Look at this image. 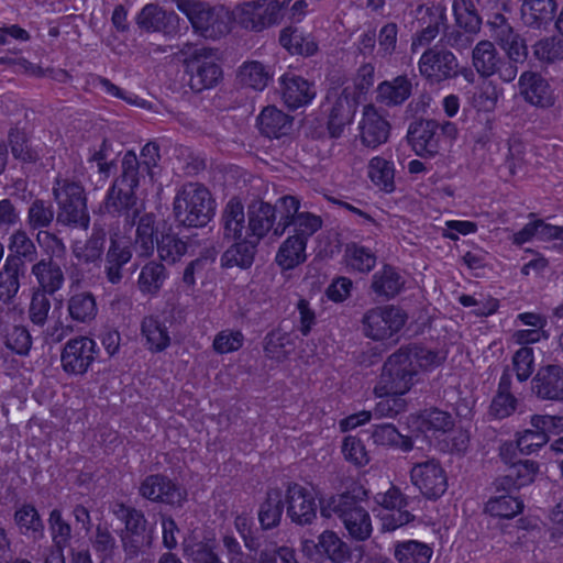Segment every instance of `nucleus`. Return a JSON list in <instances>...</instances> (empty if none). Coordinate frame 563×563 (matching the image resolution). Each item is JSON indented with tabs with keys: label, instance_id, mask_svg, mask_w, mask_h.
<instances>
[{
	"label": "nucleus",
	"instance_id": "nucleus-45",
	"mask_svg": "<svg viewBox=\"0 0 563 563\" xmlns=\"http://www.w3.org/2000/svg\"><path fill=\"white\" fill-rule=\"evenodd\" d=\"M433 550L427 543L408 540L395 544L394 556L398 563H430Z\"/></svg>",
	"mask_w": 563,
	"mask_h": 563
},
{
	"label": "nucleus",
	"instance_id": "nucleus-1",
	"mask_svg": "<svg viewBox=\"0 0 563 563\" xmlns=\"http://www.w3.org/2000/svg\"><path fill=\"white\" fill-rule=\"evenodd\" d=\"M445 354L410 343L400 346L384 362L375 395L406 394L418 380L419 368L429 369L440 366Z\"/></svg>",
	"mask_w": 563,
	"mask_h": 563
},
{
	"label": "nucleus",
	"instance_id": "nucleus-21",
	"mask_svg": "<svg viewBox=\"0 0 563 563\" xmlns=\"http://www.w3.org/2000/svg\"><path fill=\"white\" fill-rule=\"evenodd\" d=\"M531 391L540 400L563 401V367L558 364L540 367L531 380Z\"/></svg>",
	"mask_w": 563,
	"mask_h": 563
},
{
	"label": "nucleus",
	"instance_id": "nucleus-37",
	"mask_svg": "<svg viewBox=\"0 0 563 563\" xmlns=\"http://www.w3.org/2000/svg\"><path fill=\"white\" fill-rule=\"evenodd\" d=\"M107 231L100 223H93L90 236L84 245L74 249L75 257L85 264H99L104 252Z\"/></svg>",
	"mask_w": 563,
	"mask_h": 563
},
{
	"label": "nucleus",
	"instance_id": "nucleus-31",
	"mask_svg": "<svg viewBox=\"0 0 563 563\" xmlns=\"http://www.w3.org/2000/svg\"><path fill=\"white\" fill-rule=\"evenodd\" d=\"M286 506L285 492L282 488H268L258 508V521L263 530H272L280 525Z\"/></svg>",
	"mask_w": 563,
	"mask_h": 563
},
{
	"label": "nucleus",
	"instance_id": "nucleus-5",
	"mask_svg": "<svg viewBox=\"0 0 563 563\" xmlns=\"http://www.w3.org/2000/svg\"><path fill=\"white\" fill-rule=\"evenodd\" d=\"M323 517L336 515L343 522L350 537L356 541L367 540L373 531L369 514L362 506L361 500L351 493H344L330 498L327 505H321Z\"/></svg>",
	"mask_w": 563,
	"mask_h": 563
},
{
	"label": "nucleus",
	"instance_id": "nucleus-11",
	"mask_svg": "<svg viewBox=\"0 0 563 563\" xmlns=\"http://www.w3.org/2000/svg\"><path fill=\"white\" fill-rule=\"evenodd\" d=\"M472 62L476 71L483 78L497 75L505 82L515 80V70L511 68L510 62H505V58L500 56L495 47V42L479 41L473 48Z\"/></svg>",
	"mask_w": 563,
	"mask_h": 563
},
{
	"label": "nucleus",
	"instance_id": "nucleus-24",
	"mask_svg": "<svg viewBox=\"0 0 563 563\" xmlns=\"http://www.w3.org/2000/svg\"><path fill=\"white\" fill-rule=\"evenodd\" d=\"M518 86L520 95L528 103L538 108H549L554 104L553 90L541 74L523 71L519 77Z\"/></svg>",
	"mask_w": 563,
	"mask_h": 563
},
{
	"label": "nucleus",
	"instance_id": "nucleus-51",
	"mask_svg": "<svg viewBox=\"0 0 563 563\" xmlns=\"http://www.w3.org/2000/svg\"><path fill=\"white\" fill-rule=\"evenodd\" d=\"M242 86L262 91L272 79L271 73L266 67L256 60L244 63L238 74Z\"/></svg>",
	"mask_w": 563,
	"mask_h": 563
},
{
	"label": "nucleus",
	"instance_id": "nucleus-61",
	"mask_svg": "<svg viewBox=\"0 0 563 563\" xmlns=\"http://www.w3.org/2000/svg\"><path fill=\"white\" fill-rule=\"evenodd\" d=\"M184 553L194 563H223L216 552V545L212 540L185 543Z\"/></svg>",
	"mask_w": 563,
	"mask_h": 563
},
{
	"label": "nucleus",
	"instance_id": "nucleus-17",
	"mask_svg": "<svg viewBox=\"0 0 563 563\" xmlns=\"http://www.w3.org/2000/svg\"><path fill=\"white\" fill-rule=\"evenodd\" d=\"M139 494L153 503L183 506L186 493L164 474L147 475L140 484Z\"/></svg>",
	"mask_w": 563,
	"mask_h": 563
},
{
	"label": "nucleus",
	"instance_id": "nucleus-50",
	"mask_svg": "<svg viewBox=\"0 0 563 563\" xmlns=\"http://www.w3.org/2000/svg\"><path fill=\"white\" fill-rule=\"evenodd\" d=\"M26 269L4 261L0 271V301L8 303L20 289V278L24 277Z\"/></svg>",
	"mask_w": 563,
	"mask_h": 563
},
{
	"label": "nucleus",
	"instance_id": "nucleus-30",
	"mask_svg": "<svg viewBox=\"0 0 563 563\" xmlns=\"http://www.w3.org/2000/svg\"><path fill=\"white\" fill-rule=\"evenodd\" d=\"M294 118L275 106L265 107L257 117V126L262 135L280 139L290 133Z\"/></svg>",
	"mask_w": 563,
	"mask_h": 563
},
{
	"label": "nucleus",
	"instance_id": "nucleus-15",
	"mask_svg": "<svg viewBox=\"0 0 563 563\" xmlns=\"http://www.w3.org/2000/svg\"><path fill=\"white\" fill-rule=\"evenodd\" d=\"M286 514L292 523L311 525L317 519V504L313 495L297 483H287L285 490Z\"/></svg>",
	"mask_w": 563,
	"mask_h": 563
},
{
	"label": "nucleus",
	"instance_id": "nucleus-19",
	"mask_svg": "<svg viewBox=\"0 0 563 563\" xmlns=\"http://www.w3.org/2000/svg\"><path fill=\"white\" fill-rule=\"evenodd\" d=\"M132 246L130 236L111 234L104 257V274L110 284L117 285L123 279V268L132 260Z\"/></svg>",
	"mask_w": 563,
	"mask_h": 563
},
{
	"label": "nucleus",
	"instance_id": "nucleus-34",
	"mask_svg": "<svg viewBox=\"0 0 563 563\" xmlns=\"http://www.w3.org/2000/svg\"><path fill=\"white\" fill-rule=\"evenodd\" d=\"M31 272L38 283L36 291H43L51 296L58 291L65 282L60 266L53 261L52 256L36 262Z\"/></svg>",
	"mask_w": 563,
	"mask_h": 563
},
{
	"label": "nucleus",
	"instance_id": "nucleus-36",
	"mask_svg": "<svg viewBox=\"0 0 563 563\" xmlns=\"http://www.w3.org/2000/svg\"><path fill=\"white\" fill-rule=\"evenodd\" d=\"M113 516L123 523L119 531V537L130 534H151L152 530L147 528V519L144 512L123 503H115L112 507Z\"/></svg>",
	"mask_w": 563,
	"mask_h": 563
},
{
	"label": "nucleus",
	"instance_id": "nucleus-6",
	"mask_svg": "<svg viewBox=\"0 0 563 563\" xmlns=\"http://www.w3.org/2000/svg\"><path fill=\"white\" fill-rule=\"evenodd\" d=\"M179 53L185 56L188 85L194 92L216 87L222 79V68L216 62V51L208 47H195L186 43Z\"/></svg>",
	"mask_w": 563,
	"mask_h": 563
},
{
	"label": "nucleus",
	"instance_id": "nucleus-63",
	"mask_svg": "<svg viewBox=\"0 0 563 563\" xmlns=\"http://www.w3.org/2000/svg\"><path fill=\"white\" fill-rule=\"evenodd\" d=\"M287 345H292L290 334L275 329L268 332L264 339V351L267 357L273 360H283L287 356L285 350Z\"/></svg>",
	"mask_w": 563,
	"mask_h": 563
},
{
	"label": "nucleus",
	"instance_id": "nucleus-48",
	"mask_svg": "<svg viewBox=\"0 0 563 563\" xmlns=\"http://www.w3.org/2000/svg\"><path fill=\"white\" fill-rule=\"evenodd\" d=\"M402 277L390 265H385L380 272L373 276L372 289L378 296L393 298L404 286Z\"/></svg>",
	"mask_w": 563,
	"mask_h": 563
},
{
	"label": "nucleus",
	"instance_id": "nucleus-25",
	"mask_svg": "<svg viewBox=\"0 0 563 563\" xmlns=\"http://www.w3.org/2000/svg\"><path fill=\"white\" fill-rule=\"evenodd\" d=\"M179 18L173 11H166L156 3H148L142 8L136 16L137 26L146 32H162L174 34L178 27Z\"/></svg>",
	"mask_w": 563,
	"mask_h": 563
},
{
	"label": "nucleus",
	"instance_id": "nucleus-13",
	"mask_svg": "<svg viewBox=\"0 0 563 563\" xmlns=\"http://www.w3.org/2000/svg\"><path fill=\"white\" fill-rule=\"evenodd\" d=\"M412 484L428 499L440 498L448 488L446 473L435 459L416 463L410 471Z\"/></svg>",
	"mask_w": 563,
	"mask_h": 563
},
{
	"label": "nucleus",
	"instance_id": "nucleus-62",
	"mask_svg": "<svg viewBox=\"0 0 563 563\" xmlns=\"http://www.w3.org/2000/svg\"><path fill=\"white\" fill-rule=\"evenodd\" d=\"M292 235L301 239L306 243L322 227V219L311 212L298 211L292 219Z\"/></svg>",
	"mask_w": 563,
	"mask_h": 563
},
{
	"label": "nucleus",
	"instance_id": "nucleus-41",
	"mask_svg": "<svg viewBox=\"0 0 563 563\" xmlns=\"http://www.w3.org/2000/svg\"><path fill=\"white\" fill-rule=\"evenodd\" d=\"M133 242L140 256H150L156 245V217L154 213L140 214Z\"/></svg>",
	"mask_w": 563,
	"mask_h": 563
},
{
	"label": "nucleus",
	"instance_id": "nucleus-23",
	"mask_svg": "<svg viewBox=\"0 0 563 563\" xmlns=\"http://www.w3.org/2000/svg\"><path fill=\"white\" fill-rule=\"evenodd\" d=\"M390 133V124L377 111L373 104L363 109V118L360 122V139L364 146L376 148L387 142Z\"/></svg>",
	"mask_w": 563,
	"mask_h": 563
},
{
	"label": "nucleus",
	"instance_id": "nucleus-10",
	"mask_svg": "<svg viewBox=\"0 0 563 563\" xmlns=\"http://www.w3.org/2000/svg\"><path fill=\"white\" fill-rule=\"evenodd\" d=\"M185 14L192 27L206 38H218L230 32L232 16L224 7H205L199 1Z\"/></svg>",
	"mask_w": 563,
	"mask_h": 563
},
{
	"label": "nucleus",
	"instance_id": "nucleus-56",
	"mask_svg": "<svg viewBox=\"0 0 563 563\" xmlns=\"http://www.w3.org/2000/svg\"><path fill=\"white\" fill-rule=\"evenodd\" d=\"M368 175L372 181L384 189L387 192H390L395 188L394 183V167L393 164L385 158L374 157L369 162L368 166Z\"/></svg>",
	"mask_w": 563,
	"mask_h": 563
},
{
	"label": "nucleus",
	"instance_id": "nucleus-32",
	"mask_svg": "<svg viewBox=\"0 0 563 563\" xmlns=\"http://www.w3.org/2000/svg\"><path fill=\"white\" fill-rule=\"evenodd\" d=\"M247 228L245 233L261 240L267 235L275 224L274 209L265 201H254L247 208Z\"/></svg>",
	"mask_w": 563,
	"mask_h": 563
},
{
	"label": "nucleus",
	"instance_id": "nucleus-28",
	"mask_svg": "<svg viewBox=\"0 0 563 563\" xmlns=\"http://www.w3.org/2000/svg\"><path fill=\"white\" fill-rule=\"evenodd\" d=\"M558 4L555 0H523L521 21L528 29L547 30L553 22Z\"/></svg>",
	"mask_w": 563,
	"mask_h": 563
},
{
	"label": "nucleus",
	"instance_id": "nucleus-64",
	"mask_svg": "<svg viewBox=\"0 0 563 563\" xmlns=\"http://www.w3.org/2000/svg\"><path fill=\"white\" fill-rule=\"evenodd\" d=\"M120 542L124 553V561H133L152 547L153 533L121 536Z\"/></svg>",
	"mask_w": 563,
	"mask_h": 563
},
{
	"label": "nucleus",
	"instance_id": "nucleus-58",
	"mask_svg": "<svg viewBox=\"0 0 563 563\" xmlns=\"http://www.w3.org/2000/svg\"><path fill=\"white\" fill-rule=\"evenodd\" d=\"M549 441L550 437L543 430L533 427L516 433L517 449L526 455L539 451Z\"/></svg>",
	"mask_w": 563,
	"mask_h": 563
},
{
	"label": "nucleus",
	"instance_id": "nucleus-35",
	"mask_svg": "<svg viewBox=\"0 0 563 563\" xmlns=\"http://www.w3.org/2000/svg\"><path fill=\"white\" fill-rule=\"evenodd\" d=\"M8 249L10 254L5 261L19 267L26 269V263H33L37 260V249L26 231L15 230L9 239Z\"/></svg>",
	"mask_w": 563,
	"mask_h": 563
},
{
	"label": "nucleus",
	"instance_id": "nucleus-12",
	"mask_svg": "<svg viewBox=\"0 0 563 563\" xmlns=\"http://www.w3.org/2000/svg\"><path fill=\"white\" fill-rule=\"evenodd\" d=\"M98 355L95 340L88 336L70 339L60 353V364L65 373L70 375L86 374Z\"/></svg>",
	"mask_w": 563,
	"mask_h": 563
},
{
	"label": "nucleus",
	"instance_id": "nucleus-52",
	"mask_svg": "<svg viewBox=\"0 0 563 563\" xmlns=\"http://www.w3.org/2000/svg\"><path fill=\"white\" fill-rule=\"evenodd\" d=\"M420 429L424 432L446 433L454 428V419L448 411L439 408H428L419 413Z\"/></svg>",
	"mask_w": 563,
	"mask_h": 563
},
{
	"label": "nucleus",
	"instance_id": "nucleus-20",
	"mask_svg": "<svg viewBox=\"0 0 563 563\" xmlns=\"http://www.w3.org/2000/svg\"><path fill=\"white\" fill-rule=\"evenodd\" d=\"M489 36L505 52V62H510L515 70V78L518 75V65L523 64L529 55L526 38L518 33L511 24L503 25L489 32Z\"/></svg>",
	"mask_w": 563,
	"mask_h": 563
},
{
	"label": "nucleus",
	"instance_id": "nucleus-14",
	"mask_svg": "<svg viewBox=\"0 0 563 563\" xmlns=\"http://www.w3.org/2000/svg\"><path fill=\"white\" fill-rule=\"evenodd\" d=\"M419 70L422 76L435 82L455 78L460 73L455 55L437 46L423 52L419 60Z\"/></svg>",
	"mask_w": 563,
	"mask_h": 563
},
{
	"label": "nucleus",
	"instance_id": "nucleus-22",
	"mask_svg": "<svg viewBox=\"0 0 563 563\" xmlns=\"http://www.w3.org/2000/svg\"><path fill=\"white\" fill-rule=\"evenodd\" d=\"M418 22L421 31L412 38L411 49L416 51L420 46L429 45L440 33V30H445L446 12L442 5H419L418 7Z\"/></svg>",
	"mask_w": 563,
	"mask_h": 563
},
{
	"label": "nucleus",
	"instance_id": "nucleus-43",
	"mask_svg": "<svg viewBox=\"0 0 563 563\" xmlns=\"http://www.w3.org/2000/svg\"><path fill=\"white\" fill-rule=\"evenodd\" d=\"M279 43L290 54L312 56L318 51L316 41L310 35L305 36L295 26H287L280 31Z\"/></svg>",
	"mask_w": 563,
	"mask_h": 563
},
{
	"label": "nucleus",
	"instance_id": "nucleus-3",
	"mask_svg": "<svg viewBox=\"0 0 563 563\" xmlns=\"http://www.w3.org/2000/svg\"><path fill=\"white\" fill-rule=\"evenodd\" d=\"M214 200L207 187L187 183L177 191L173 201L176 223L184 228H203L214 216Z\"/></svg>",
	"mask_w": 563,
	"mask_h": 563
},
{
	"label": "nucleus",
	"instance_id": "nucleus-7",
	"mask_svg": "<svg viewBox=\"0 0 563 563\" xmlns=\"http://www.w3.org/2000/svg\"><path fill=\"white\" fill-rule=\"evenodd\" d=\"M283 7L278 0L246 1L238 5L233 14L242 27L261 32L280 23Z\"/></svg>",
	"mask_w": 563,
	"mask_h": 563
},
{
	"label": "nucleus",
	"instance_id": "nucleus-38",
	"mask_svg": "<svg viewBox=\"0 0 563 563\" xmlns=\"http://www.w3.org/2000/svg\"><path fill=\"white\" fill-rule=\"evenodd\" d=\"M412 92V84L407 76L385 80L377 87V101L391 107L402 104Z\"/></svg>",
	"mask_w": 563,
	"mask_h": 563
},
{
	"label": "nucleus",
	"instance_id": "nucleus-26",
	"mask_svg": "<svg viewBox=\"0 0 563 563\" xmlns=\"http://www.w3.org/2000/svg\"><path fill=\"white\" fill-rule=\"evenodd\" d=\"M279 81L282 99L290 110L308 104L316 97L313 84L301 76L285 74Z\"/></svg>",
	"mask_w": 563,
	"mask_h": 563
},
{
	"label": "nucleus",
	"instance_id": "nucleus-9",
	"mask_svg": "<svg viewBox=\"0 0 563 563\" xmlns=\"http://www.w3.org/2000/svg\"><path fill=\"white\" fill-rule=\"evenodd\" d=\"M407 314L397 307H376L369 309L362 318L365 336L383 341L391 338L405 325Z\"/></svg>",
	"mask_w": 563,
	"mask_h": 563
},
{
	"label": "nucleus",
	"instance_id": "nucleus-16",
	"mask_svg": "<svg viewBox=\"0 0 563 563\" xmlns=\"http://www.w3.org/2000/svg\"><path fill=\"white\" fill-rule=\"evenodd\" d=\"M302 551L314 561L328 559L332 563H344L351 560V548L335 532L324 530L319 537L318 542L306 540L302 544Z\"/></svg>",
	"mask_w": 563,
	"mask_h": 563
},
{
	"label": "nucleus",
	"instance_id": "nucleus-54",
	"mask_svg": "<svg viewBox=\"0 0 563 563\" xmlns=\"http://www.w3.org/2000/svg\"><path fill=\"white\" fill-rule=\"evenodd\" d=\"M8 142L15 159L23 163H36L40 159L38 153L31 147L27 134L23 130L18 128L10 129Z\"/></svg>",
	"mask_w": 563,
	"mask_h": 563
},
{
	"label": "nucleus",
	"instance_id": "nucleus-44",
	"mask_svg": "<svg viewBox=\"0 0 563 563\" xmlns=\"http://www.w3.org/2000/svg\"><path fill=\"white\" fill-rule=\"evenodd\" d=\"M452 10L457 27L471 33H478L483 16L478 13L473 0H453Z\"/></svg>",
	"mask_w": 563,
	"mask_h": 563
},
{
	"label": "nucleus",
	"instance_id": "nucleus-40",
	"mask_svg": "<svg viewBox=\"0 0 563 563\" xmlns=\"http://www.w3.org/2000/svg\"><path fill=\"white\" fill-rule=\"evenodd\" d=\"M167 277L166 267L159 262L151 261L141 268L137 287L142 294L155 296L163 288Z\"/></svg>",
	"mask_w": 563,
	"mask_h": 563
},
{
	"label": "nucleus",
	"instance_id": "nucleus-42",
	"mask_svg": "<svg viewBox=\"0 0 563 563\" xmlns=\"http://www.w3.org/2000/svg\"><path fill=\"white\" fill-rule=\"evenodd\" d=\"M70 319L78 323H90L98 313L95 296L89 291L71 295L67 300Z\"/></svg>",
	"mask_w": 563,
	"mask_h": 563
},
{
	"label": "nucleus",
	"instance_id": "nucleus-57",
	"mask_svg": "<svg viewBox=\"0 0 563 563\" xmlns=\"http://www.w3.org/2000/svg\"><path fill=\"white\" fill-rule=\"evenodd\" d=\"M156 246L161 260L168 263H176L187 252V243L173 233L156 239Z\"/></svg>",
	"mask_w": 563,
	"mask_h": 563
},
{
	"label": "nucleus",
	"instance_id": "nucleus-4",
	"mask_svg": "<svg viewBox=\"0 0 563 563\" xmlns=\"http://www.w3.org/2000/svg\"><path fill=\"white\" fill-rule=\"evenodd\" d=\"M52 194L57 203L56 222L58 224L88 229L90 216L87 208V196L79 181L56 178Z\"/></svg>",
	"mask_w": 563,
	"mask_h": 563
},
{
	"label": "nucleus",
	"instance_id": "nucleus-55",
	"mask_svg": "<svg viewBox=\"0 0 563 563\" xmlns=\"http://www.w3.org/2000/svg\"><path fill=\"white\" fill-rule=\"evenodd\" d=\"M523 509V501L512 495L492 497L485 506L486 512L494 517L514 518Z\"/></svg>",
	"mask_w": 563,
	"mask_h": 563
},
{
	"label": "nucleus",
	"instance_id": "nucleus-18",
	"mask_svg": "<svg viewBox=\"0 0 563 563\" xmlns=\"http://www.w3.org/2000/svg\"><path fill=\"white\" fill-rule=\"evenodd\" d=\"M440 124L435 120H416L410 123L407 139L418 156L434 157L440 150Z\"/></svg>",
	"mask_w": 563,
	"mask_h": 563
},
{
	"label": "nucleus",
	"instance_id": "nucleus-8",
	"mask_svg": "<svg viewBox=\"0 0 563 563\" xmlns=\"http://www.w3.org/2000/svg\"><path fill=\"white\" fill-rule=\"evenodd\" d=\"M56 213L52 201L36 198L34 199L26 213V224L30 230H37L36 241L41 246H47L52 249L53 255H58L65 252V245L56 234L48 232V229L54 220Z\"/></svg>",
	"mask_w": 563,
	"mask_h": 563
},
{
	"label": "nucleus",
	"instance_id": "nucleus-27",
	"mask_svg": "<svg viewBox=\"0 0 563 563\" xmlns=\"http://www.w3.org/2000/svg\"><path fill=\"white\" fill-rule=\"evenodd\" d=\"M356 109V99L347 92V89H344L335 98L329 111L328 131L332 139L342 135L344 128L352 122Z\"/></svg>",
	"mask_w": 563,
	"mask_h": 563
},
{
	"label": "nucleus",
	"instance_id": "nucleus-49",
	"mask_svg": "<svg viewBox=\"0 0 563 563\" xmlns=\"http://www.w3.org/2000/svg\"><path fill=\"white\" fill-rule=\"evenodd\" d=\"M371 437L378 445L396 446L404 452H408L413 448L411 438L402 435L391 423L374 426Z\"/></svg>",
	"mask_w": 563,
	"mask_h": 563
},
{
	"label": "nucleus",
	"instance_id": "nucleus-33",
	"mask_svg": "<svg viewBox=\"0 0 563 563\" xmlns=\"http://www.w3.org/2000/svg\"><path fill=\"white\" fill-rule=\"evenodd\" d=\"M222 239L228 242L232 240L244 238L245 230V213L242 202L232 198L225 205L220 219Z\"/></svg>",
	"mask_w": 563,
	"mask_h": 563
},
{
	"label": "nucleus",
	"instance_id": "nucleus-59",
	"mask_svg": "<svg viewBox=\"0 0 563 563\" xmlns=\"http://www.w3.org/2000/svg\"><path fill=\"white\" fill-rule=\"evenodd\" d=\"M49 531L54 548L57 550H65L70 543L71 539V527L62 517V512L58 509H53L48 518Z\"/></svg>",
	"mask_w": 563,
	"mask_h": 563
},
{
	"label": "nucleus",
	"instance_id": "nucleus-60",
	"mask_svg": "<svg viewBox=\"0 0 563 563\" xmlns=\"http://www.w3.org/2000/svg\"><path fill=\"white\" fill-rule=\"evenodd\" d=\"M90 542L95 552L102 559L107 560L112 558L117 550V540L108 526L97 525L93 534L90 537Z\"/></svg>",
	"mask_w": 563,
	"mask_h": 563
},
{
	"label": "nucleus",
	"instance_id": "nucleus-46",
	"mask_svg": "<svg viewBox=\"0 0 563 563\" xmlns=\"http://www.w3.org/2000/svg\"><path fill=\"white\" fill-rule=\"evenodd\" d=\"M481 9L489 32L510 24L507 14L512 13V0H484Z\"/></svg>",
	"mask_w": 563,
	"mask_h": 563
},
{
	"label": "nucleus",
	"instance_id": "nucleus-29",
	"mask_svg": "<svg viewBox=\"0 0 563 563\" xmlns=\"http://www.w3.org/2000/svg\"><path fill=\"white\" fill-rule=\"evenodd\" d=\"M232 242L221 256V266L250 268L254 263L260 241L245 233L244 238L232 240Z\"/></svg>",
	"mask_w": 563,
	"mask_h": 563
},
{
	"label": "nucleus",
	"instance_id": "nucleus-39",
	"mask_svg": "<svg viewBox=\"0 0 563 563\" xmlns=\"http://www.w3.org/2000/svg\"><path fill=\"white\" fill-rule=\"evenodd\" d=\"M306 247L305 241L290 235L280 244L275 262L283 271L294 269L306 261Z\"/></svg>",
	"mask_w": 563,
	"mask_h": 563
},
{
	"label": "nucleus",
	"instance_id": "nucleus-53",
	"mask_svg": "<svg viewBox=\"0 0 563 563\" xmlns=\"http://www.w3.org/2000/svg\"><path fill=\"white\" fill-rule=\"evenodd\" d=\"M141 328L151 351L161 352L169 345L170 339L168 331L156 318L145 317Z\"/></svg>",
	"mask_w": 563,
	"mask_h": 563
},
{
	"label": "nucleus",
	"instance_id": "nucleus-47",
	"mask_svg": "<svg viewBox=\"0 0 563 563\" xmlns=\"http://www.w3.org/2000/svg\"><path fill=\"white\" fill-rule=\"evenodd\" d=\"M14 522L21 534L31 536L34 540L44 537V523L38 511L32 505H23L14 512Z\"/></svg>",
	"mask_w": 563,
	"mask_h": 563
},
{
	"label": "nucleus",
	"instance_id": "nucleus-2",
	"mask_svg": "<svg viewBox=\"0 0 563 563\" xmlns=\"http://www.w3.org/2000/svg\"><path fill=\"white\" fill-rule=\"evenodd\" d=\"M135 153L128 151L121 162V174L108 189L102 208L113 218H123L124 227L130 229L143 211V203L139 200L135 189L140 185L136 173Z\"/></svg>",
	"mask_w": 563,
	"mask_h": 563
}]
</instances>
